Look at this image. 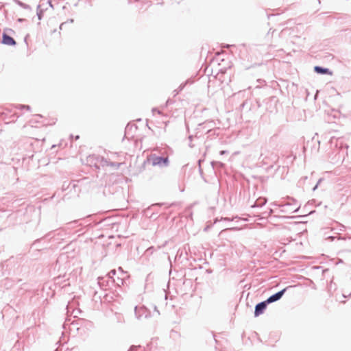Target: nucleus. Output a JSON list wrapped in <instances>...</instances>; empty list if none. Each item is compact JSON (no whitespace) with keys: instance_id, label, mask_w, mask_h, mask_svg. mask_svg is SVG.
<instances>
[{"instance_id":"nucleus-2","label":"nucleus","mask_w":351,"mask_h":351,"mask_svg":"<svg viewBox=\"0 0 351 351\" xmlns=\"http://www.w3.org/2000/svg\"><path fill=\"white\" fill-rule=\"evenodd\" d=\"M287 288H285L284 289H282V291L276 293V294L270 296L266 301L269 304V303H271V302H276L277 300H278L279 299L281 298V297L283 295V294L285 293V292L286 291Z\"/></svg>"},{"instance_id":"nucleus-5","label":"nucleus","mask_w":351,"mask_h":351,"mask_svg":"<svg viewBox=\"0 0 351 351\" xmlns=\"http://www.w3.org/2000/svg\"><path fill=\"white\" fill-rule=\"evenodd\" d=\"M162 160H163V158H162V157H158V158H156V162H155V163H158H158H160L161 162H162Z\"/></svg>"},{"instance_id":"nucleus-6","label":"nucleus","mask_w":351,"mask_h":351,"mask_svg":"<svg viewBox=\"0 0 351 351\" xmlns=\"http://www.w3.org/2000/svg\"><path fill=\"white\" fill-rule=\"evenodd\" d=\"M162 162H163L165 164H167V162H168V158H163Z\"/></svg>"},{"instance_id":"nucleus-1","label":"nucleus","mask_w":351,"mask_h":351,"mask_svg":"<svg viewBox=\"0 0 351 351\" xmlns=\"http://www.w3.org/2000/svg\"><path fill=\"white\" fill-rule=\"evenodd\" d=\"M267 304H268L267 302V301H265V302H262L258 304L256 306L255 311H254V315L256 317L260 315L261 314H262L263 313V311H265V309L267 307Z\"/></svg>"},{"instance_id":"nucleus-3","label":"nucleus","mask_w":351,"mask_h":351,"mask_svg":"<svg viewBox=\"0 0 351 351\" xmlns=\"http://www.w3.org/2000/svg\"><path fill=\"white\" fill-rule=\"evenodd\" d=\"M2 43L4 45H10V46H13V45H16L15 40L12 37L7 35L6 34H3Z\"/></svg>"},{"instance_id":"nucleus-4","label":"nucleus","mask_w":351,"mask_h":351,"mask_svg":"<svg viewBox=\"0 0 351 351\" xmlns=\"http://www.w3.org/2000/svg\"><path fill=\"white\" fill-rule=\"evenodd\" d=\"M314 70L318 73L332 75V72H330L328 69H323L318 66H315Z\"/></svg>"}]
</instances>
